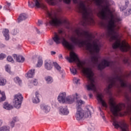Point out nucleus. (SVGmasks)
<instances>
[{
    "instance_id": "55",
    "label": "nucleus",
    "mask_w": 131,
    "mask_h": 131,
    "mask_svg": "<svg viewBox=\"0 0 131 131\" xmlns=\"http://www.w3.org/2000/svg\"><path fill=\"white\" fill-rule=\"evenodd\" d=\"M102 118H103V119H104V117H103Z\"/></svg>"
},
{
    "instance_id": "43",
    "label": "nucleus",
    "mask_w": 131,
    "mask_h": 131,
    "mask_svg": "<svg viewBox=\"0 0 131 131\" xmlns=\"http://www.w3.org/2000/svg\"><path fill=\"white\" fill-rule=\"evenodd\" d=\"M42 24V21L39 20H38V25L39 26H40V25H41Z\"/></svg>"
},
{
    "instance_id": "51",
    "label": "nucleus",
    "mask_w": 131,
    "mask_h": 131,
    "mask_svg": "<svg viewBox=\"0 0 131 131\" xmlns=\"http://www.w3.org/2000/svg\"><path fill=\"white\" fill-rule=\"evenodd\" d=\"M3 124V121L2 120H0V126Z\"/></svg>"
},
{
    "instance_id": "42",
    "label": "nucleus",
    "mask_w": 131,
    "mask_h": 131,
    "mask_svg": "<svg viewBox=\"0 0 131 131\" xmlns=\"http://www.w3.org/2000/svg\"><path fill=\"white\" fill-rule=\"evenodd\" d=\"M38 82H37V80L35 79L33 81V84L34 85H37Z\"/></svg>"
},
{
    "instance_id": "39",
    "label": "nucleus",
    "mask_w": 131,
    "mask_h": 131,
    "mask_svg": "<svg viewBox=\"0 0 131 131\" xmlns=\"http://www.w3.org/2000/svg\"><path fill=\"white\" fill-rule=\"evenodd\" d=\"M47 42L48 43H49L50 46H52V45L54 43V40H52V39L48 40Z\"/></svg>"
},
{
    "instance_id": "40",
    "label": "nucleus",
    "mask_w": 131,
    "mask_h": 131,
    "mask_svg": "<svg viewBox=\"0 0 131 131\" xmlns=\"http://www.w3.org/2000/svg\"><path fill=\"white\" fill-rule=\"evenodd\" d=\"M128 15H131V9H129L128 12H124V16H128Z\"/></svg>"
},
{
    "instance_id": "20",
    "label": "nucleus",
    "mask_w": 131,
    "mask_h": 131,
    "mask_svg": "<svg viewBox=\"0 0 131 131\" xmlns=\"http://www.w3.org/2000/svg\"><path fill=\"white\" fill-rule=\"evenodd\" d=\"M4 36L5 37L6 40H9L10 38V35L9 34V30L7 29H5L3 32Z\"/></svg>"
},
{
    "instance_id": "23",
    "label": "nucleus",
    "mask_w": 131,
    "mask_h": 131,
    "mask_svg": "<svg viewBox=\"0 0 131 131\" xmlns=\"http://www.w3.org/2000/svg\"><path fill=\"white\" fill-rule=\"evenodd\" d=\"M45 80L47 82V83H52L53 81H54V79H53V77L51 76H47L45 77Z\"/></svg>"
},
{
    "instance_id": "46",
    "label": "nucleus",
    "mask_w": 131,
    "mask_h": 131,
    "mask_svg": "<svg viewBox=\"0 0 131 131\" xmlns=\"http://www.w3.org/2000/svg\"><path fill=\"white\" fill-rule=\"evenodd\" d=\"M131 76V72L126 75V77H129Z\"/></svg>"
},
{
    "instance_id": "34",
    "label": "nucleus",
    "mask_w": 131,
    "mask_h": 131,
    "mask_svg": "<svg viewBox=\"0 0 131 131\" xmlns=\"http://www.w3.org/2000/svg\"><path fill=\"white\" fill-rule=\"evenodd\" d=\"M7 60V61H8V62H11V63H14V60L13 59V57H12V56H8Z\"/></svg>"
},
{
    "instance_id": "49",
    "label": "nucleus",
    "mask_w": 131,
    "mask_h": 131,
    "mask_svg": "<svg viewBox=\"0 0 131 131\" xmlns=\"http://www.w3.org/2000/svg\"><path fill=\"white\" fill-rule=\"evenodd\" d=\"M5 45H3V44L0 46L1 48H5Z\"/></svg>"
},
{
    "instance_id": "28",
    "label": "nucleus",
    "mask_w": 131,
    "mask_h": 131,
    "mask_svg": "<svg viewBox=\"0 0 131 131\" xmlns=\"http://www.w3.org/2000/svg\"><path fill=\"white\" fill-rule=\"evenodd\" d=\"M11 9V3L7 2V5L4 6V10H7L9 11V10Z\"/></svg>"
},
{
    "instance_id": "3",
    "label": "nucleus",
    "mask_w": 131,
    "mask_h": 131,
    "mask_svg": "<svg viewBox=\"0 0 131 131\" xmlns=\"http://www.w3.org/2000/svg\"><path fill=\"white\" fill-rule=\"evenodd\" d=\"M79 13L82 14V17L84 25H94V13L91 7H86L84 2L81 1L78 4L77 7Z\"/></svg>"
},
{
    "instance_id": "5",
    "label": "nucleus",
    "mask_w": 131,
    "mask_h": 131,
    "mask_svg": "<svg viewBox=\"0 0 131 131\" xmlns=\"http://www.w3.org/2000/svg\"><path fill=\"white\" fill-rule=\"evenodd\" d=\"M108 103L110 105L111 111L114 116H118L119 115L122 116L121 111L126 108V105L125 103L116 104V102L114 101V99L112 97L110 98Z\"/></svg>"
},
{
    "instance_id": "30",
    "label": "nucleus",
    "mask_w": 131,
    "mask_h": 131,
    "mask_svg": "<svg viewBox=\"0 0 131 131\" xmlns=\"http://www.w3.org/2000/svg\"><path fill=\"white\" fill-rule=\"evenodd\" d=\"M14 81H15V82H16V83H18V84H21V83L22 82V81L18 77H15L14 79Z\"/></svg>"
},
{
    "instance_id": "47",
    "label": "nucleus",
    "mask_w": 131,
    "mask_h": 131,
    "mask_svg": "<svg viewBox=\"0 0 131 131\" xmlns=\"http://www.w3.org/2000/svg\"><path fill=\"white\" fill-rule=\"evenodd\" d=\"M51 55H56V52L51 51Z\"/></svg>"
},
{
    "instance_id": "52",
    "label": "nucleus",
    "mask_w": 131,
    "mask_h": 131,
    "mask_svg": "<svg viewBox=\"0 0 131 131\" xmlns=\"http://www.w3.org/2000/svg\"><path fill=\"white\" fill-rule=\"evenodd\" d=\"M2 8H3V7L0 5V10L2 9Z\"/></svg>"
},
{
    "instance_id": "41",
    "label": "nucleus",
    "mask_w": 131,
    "mask_h": 131,
    "mask_svg": "<svg viewBox=\"0 0 131 131\" xmlns=\"http://www.w3.org/2000/svg\"><path fill=\"white\" fill-rule=\"evenodd\" d=\"M10 126H11L12 128L15 126V123H14V122H12V121L10 122Z\"/></svg>"
},
{
    "instance_id": "17",
    "label": "nucleus",
    "mask_w": 131,
    "mask_h": 131,
    "mask_svg": "<svg viewBox=\"0 0 131 131\" xmlns=\"http://www.w3.org/2000/svg\"><path fill=\"white\" fill-rule=\"evenodd\" d=\"M13 57L14 59H16L17 62L19 63H23L24 61H25V58H24L23 56H18L16 54L13 55Z\"/></svg>"
},
{
    "instance_id": "56",
    "label": "nucleus",
    "mask_w": 131,
    "mask_h": 131,
    "mask_svg": "<svg viewBox=\"0 0 131 131\" xmlns=\"http://www.w3.org/2000/svg\"><path fill=\"white\" fill-rule=\"evenodd\" d=\"M60 57H62V55H60Z\"/></svg>"
},
{
    "instance_id": "54",
    "label": "nucleus",
    "mask_w": 131,
    "mask_h": 131,
    "mask_svg": "<svg viewBox=\"0 0 131 131\" xmlns=\"http://www.w3.org/2000/svg\"><path fill=\"white\" fill-rule=\"evenodd\" d=\"M84 99H86V96H84Z\"/></svg>"
},
{
    "instance_id": "45",
    "label": "nucleus",
    "mask_w": 131,
    "mask_h": 131,
    "mask_svg": "<svg viewBox=\"0 0 131 131\" xmlns=\"http://www.w3.org/2000/svg\"><path fill=\"white\" fill-rule=\"evenodd\" d=\"M74 4H78V1L77 0H73Z\"/></svg>"
},
{
    "instance_id": "15",
    "label": "nucleus",
    "mask_w": 131,
    "mask_h": 131,
    "mask_svg": "<svg viewBox=\"0 0 131 131\" xmlns=\"http://www.w3.org/2000/svg\"><path fill=\"white\" fill-rule=\"evenodd\" d=\"M74 101H75V96L74 95H70L66 98L65 103H68V104H72V103H74Z\"/></svg>"
},
{
    "instance_id": "36",
    "label": "nucleus",
    "mask_w": 131,
    "mask_h": 131,
    "mask_svg": "<svg viewBox=\"0 0 131 131\" xmlns=\"http://www.w3.org/2000/svg\"><path fill=\"white\" fill-rule=\"evenodd\" d=\"M6 57H7V55H6V54H0V60H4V59H5V58H6Z\"/></svg>"
},
{
    "instance_id": "12",
    "label": "nucleus",
    "mask_w": 131,
    "mask_h": 131,
    "mask_svg": "<svg viewBox=\"0 0 131 131\" xmlns=\"http://www.w3.org/2000/svg\"><path fill=\"white\" fill-rule=\"evenodd\" d=\"M59 114L60 115H68L69 114V111H68L67 106L59 107Z\"/></svg>"
},
{
    "instance_id": "38",
    "label": "nucleus",
    "mask_w": 131,
    "mask_h": 131,
    "mask_svg": "<svg viewBox=\"0 0 131 131\" xmlns=\"http://www.w3.org/2000/svg\"><path fill=\"white\" fill-rule=\"evenodd\" d=\"M18 118L17 117H14L12 118V122H14V123L15 122H17V121H18Z\"/></svg>"
},
{
    "instance_id": "11",
    "label": "nucleus",
    "mask_w": 131,
    "mask_h": 131,
    "mask_svg": "<svg viewBox=\"0 0 131 131\" xmlns=\"http://www.w3.org/2000/svg\"><path fill=\"white\" fill-rule=\"evenodd\" d=\"M97 100L99 103H101L103 107H105V108L108 107V105L106 102L103 100V95H102V94H99L97 95Z\"/></svg>"
},
{
    "instance_id": "9",
    "label": "nucleus",
    "mask_w": 131,
    "mask_h": 131,
    "mask_svg": "<svg viewBox=\"0 0 131 131\" xmlns=\"http://www.w3.org/2000/svg\"><path fill=\"white\" fill-rule=\"evenodd\" d=\"M33 2L30 1L28 2V6L30 8H34V7H36L37 8H40L41 7V0H33Z\"/></svg>"
},
{
    "instance_id": "25",
    "label": "nucleus",
    "mask_w": 131,
    "mask_h": 131,
    "mask_svg": "<svg viewBox=\"0 0 131 131\" xmlns=\"http://www.w3.org/2000/svg\"><path fill=\"white\" fill-rule=\"evenodd\" d=\"M6 100V96H5L4 93H1L0 91V102Z\"/></svg>"
},
{
    "instance_id": "33",
    "label": "nucleus",
    "mask_w": 131,
    "mask_h": 131,
    "mask_svg": "<svg viewBox=\"0 0 131 131\" xmlns=\"http://www.w3.org/2000/svg\"><path fill=\"white\" fill-rule=\"evenodd\" d=\"M11 33L13 35H16L19 33V30H18V29H14L13 30H12Z\"/></svg>"
},
{
    "instance_id": "37",
    "label": "nucleus",
    "mask_w": 131,
    "mask_h": 131,
    "mask_svg": "<svg viewBox=\"0 0 131 131\" xmlns=\"http://www.w3.org/2000/svg\"><path fill=\"white\" fill-rule=\"evenodd\" d=\"M123 62L125 64H128V65H129V61H128V58H124Z\"/></svg>"
},
{
    "instance_id": "29",
    "label": "nucleus",
    "mask_w": 131,
    "mask_h": 131,
    "mask_svg": "<svg viewBox=\"0 0 131 131\" xmlns=\"http://www.w3.org/2000/svg\"><path fill=\"white\" fill-rule=\"evenodd\" d=\"M70 70L73 75H76V74H77V70H76L75 68L73 67L72 69L70 68Z\"/></svg>"
},
{
    "instance_id": "35",
    "label": "nucleus",
    "mask_w": 131,
    "mask_h": 131,
    "mask_svg": "<svg viewBox=\"0 0 131 131\" xmlns=\"http://www.w3.org/2000/svg\"><path fill=\"white\" fill-rule=\"evenodd\" d=\"M74 81L76 83V84H80V79H77L76 78H74Z\"/></svg>"
},
{
    "instance_id": "27",
    "label": "nucleus",
    "mask_w": 131,
    "mask_h": 131,
    "mask_svg": "<svg viewBox=\"0 0 131 131\" xmlns=\"http://www.w3.org/2000/svg\"><path fill=\"white\" fill-rule=\"evenodd\" d=\"M10 130V127L7 126H3L0 127V131H9Z\"/></svg>"
},
{
    "instance_id": "4",
    "label": "nucleus",
    "mask_w": 131,
    "mask_h": 131,
    "mask_svg": "<svg viewBox=\"0 0 131 131\" xmlns=\"http://www.w3.org/2000/svg\"><path fill=\"white\" fill-rule=\"evenodd\" d=\"M84 104V101L81 100H78L77 101L76 110L77 111L75 114V117L77 120H81L83 117L88 118V117H91L92 116V110H93V107L90 106L86 108L84 111L81 108V105Z\"/></svg>"
},
{
    "instance_id": "13",
    "label": "nucleus",
    "mask_w": 131,
    "mask_h": 131,
    "mask_svg": "<svg viewBox=\"0 0 131 131\" xmlns=\"http://www.w3.org/2000/svg\"><path fill=\"white\" fill-rule=\"evenodd\" d=\"M40 97V94L38 92L35 93V96L32 98V102L34 104H37L40 102L39 100V97Z\"/></svg>"
},
{
    "instance_id": "44",
    "label": "nucleus",
    "mask_w": 131,
    "mask_h": 131,
    "mask_svg": "<svg viewBox=\"0 0 131 131\" xmlns=\"http://www.w3.org/2000/svg\"><path fill=\"white\" fill-rule=\"evenodd\" d=\"M88 129H89V130H90V131H92V130H94V128L93 127H89V128H88Z\"/></svg>"
},
{
    "instance_id": "53",
    "label": "nucleus",
    "mask_w": 131,
    "mask_h": 131,
    "mask_svg": "<svg viewBox=\"0 0 131 131\" xmlns=\"http://www.w3.org/2000/svg\"><path fill=\"white\" fill-rule=\"evenodd\" d=\"M32 43H33V45H35V42H32Z\"/></svg>"
},
{
    "instance_id": "7",
    "label": "nucleus",
    "mask_w": 131,
    "mask_h": 131,
    "mask_svg": "<svg viewBox=\"0 0 131 131\" xmlns=\"http://www.w3.org/2000/svg\"><path fill=\"white\" fill-rule=\"evenodd\" d=\"M14 106L16 109H19L20 108L21 105H22V101H23V96L22 94L18 93L17 94L14 95Z\"/></svg>"
},
{
    "instance_id": "2",
    "label": "nucleus",
    "mask_w": 131,
    "mask_h": 131,
    "mask_svg": "<svg viewBox=\"0 0 131 131\" xmlns=\"http://www.w3.org/2000/svg\"><path fill=\"white\" fill-rule=\"evenodd\" d=\"M66 59L69 62V63H72V62H77V66L79 69H83V73L85 75L87 78L89 79V84L86 85L88 91H97L96 88V82L94 80V72L90 68H84V65H85V61H81L79 60L77 55L74 52H71L70 54V57L67 56Z\"/></svg>"
},
{
    "instance_id": "16",
    "label": "nucleus",
    "mask_w": 131,
    "mask_h": 131,
    "mask_svg": "<svg viewBox=\"0 0 131 131\" xmlns=\"http://www.w3.org/2000/svg\"><path fill=\"white\" fill-rule=\"evenodd\" d=\"M40 108L43 112L45 113H49L51 110V107L49 105H46L45 104H42L40 105Z\"/></svg>"
},
{
    "instance_id": "8",
    "label": "nucleus",
    "mask_w": 131,
    "mask_h": 131,
    "mask_svg": "<svg viewBox=\"0 0 131 131\" xmlns=\"http://www.w3.org/2000/svg\"><path fill=\"white\" fill-rule=\"evenodd\" d=\"M47 3L49 4V5H51L52 6H56L58 5L59 3H61L63 1L64 4H67V5H70L71 3V0H46Z\"/></svg>"
},
{
    "instance_id": "24",
    "label": "nucleus",
    "mask_w": 131,
    "mask_h": 131,
    "mask_svg": "<svg viewBox=\"0 0 131 131\" xmlns=\"http://www.w3.org/2000/svg\"><path fill=\"white\" fill-rule=\"evenodd\" d=\"M7 83V80L4 78H0V85H6Z\"/></svg>"
},
{
    "instance_id": "26",
    "label": "nucleus",
    "mask_w": 131,
    "mask_h": 131,
    "mask_svg": "<svg viewBox=\"0 0 131 131\" xmlns=\"http://www.w3.org/2000/svg\"><path fill=\"white\" fill-rule=\"evenodd\" d=\"M42 66V59L40 57H38V62L37 64V67H41Z\"/></svg>"
},
{
    "instance_id": "6",
    "label": "nucleus",
    "mask_w": 131,
    "mask_h": 131,
    "mask_svg": "<svg viewBox=\"0 0 131 131\" xmlns=\"http://www.w3.org/2000/svg\"><path fill=\"white\" fill-rule=\"evenodd\" d=\"M47 17L49 18L50 20H49V23L50 25L53 26H61L63 23L62 20V17L61 16H55L54 18L53 17V13L50 12L49 10L46 11Z\"/></svg>"
},
{
    "instance_id": "22",
    "label": "nucleus",
    "mask_w": 131,
    "mask_h": 131,
    "mask_svg": "<svg viewBox=\"0 0 131 131\" xmlns=\"http://www.w3.org/2000/svg\"><path fill=\"white\" fill-rule=\"evenodd\" d=\"M4 109H6V110H12V109H13V106L8 102H5L4 104Z\"/></svg>"
},
{
    "instance_id": "50",
    "label": "nucleus",
    "mask_w": 131,
    "mask_h": 131,
    "mask_svg": "<svg viewBox=\"0 0 131 131\" xmlns=\"http://www.w3.org/2000/svg\"><path fill=\"white\" fill-rule=\"evenodd\" d=\"M92 97H93V94H89V97L91 98H92Z\"/></svg>"
},
{
    "instance_id": "19",
    "label": "nucleus",
    "mask_w": 131,
    "mask_h": 131,
    "mask_svg": "<svg viewBox=\"0 0 131 131\" xmlns=\"http://www.w3.org/2000/svg\"><path fill=\"white\" fill-rule=\"evenodd\" d=\"M26 19H27V15L25 13H23L18 18V23H20V22H22L23 20H26Z\"/></svg>"
},
{
    "instance_id": "10",
    "label": "nucleus",
    "mask_w": 131,
    "mask_h": 131,
    "mask_svg": "<svg viewBox=\"0 0 131 131\" xmlns=\"http://www.w3.org/2000/svg\"><path fill=\"white\" fill-rule=\"evenodd\" d=\"M53 64L54 62L50 59H47L45 61V67L47 70H51L53 68Z\"/></svg>"
},
{
    "instance_id": "48",
    "label": "nucleus",
    "mask_w": 131,
    "mask_h": 131,
    "mask_svg": "<svg viewBox=\"0 0 131 131\" xmlns=\"http://www.w3.org/2000/svg\"><path fill=\"white\" fill-rule=\"evenodd\" d=\"M36 31L37 32V33H40V32H39V30L37 29V28H36Z\"/></svg>"
},
{
    "instance_id": "32",
    "label": "nucleus",
    "mask_w": 131,
    "mask_h": 131,
    "mask_svg": "<svg viewBox=\"0 0 131 131\" xmlns=\"http://www.w3.org/2000/svg\"><path fill=\"white\" fill-rule=\"evenodd\" d=\"M5 70L7 71V72H8L10 74H11V68H10V65L7 64L5 66Z\"/></svg>"
},
{
    "instance_id": "21",
    "label": "nucleus",
    "mask_w": 131,
    "mask_h": 131,
    "mask_svg": "<svg viewBox=\"0 0 131 131\" xmlns=\"http://www.w3.org/2000/svg\"><path fill=\"white\" fill-rule=\"evenodd\" d=\"M129 4V1L128 0L125 1V6H119V9L121 12H123L124 10H126V8H127V6Z\"/></svg>"
},
{
    "instance_id": "14",
    "label": "nucleus",
    "mask_w": 131,
    "mask_h": 131,
    "mask_svg": "<svg viewBox=\"0 0 131 131\" xmlns=\"http://www.w3.org/2000/svg\"><path fill=\"white\" fill-rule=\"evenodd\" d=\"M57 100L60 103H65L66 100V93H60L58 96Z\"/></svg>"
},
{
    "instance_id": "31",
    "label": "nucleus",
    "mask_w": 131,
    "mask_h": 131,
    "mask_svg": "<svg viewBox=\"0 0 131 131\" xmlns=\"http://www.w3.org/2000/svg\"><path fill=\"white\" fill-rule=\"evenodd\" d=\"M53 65L55 68H56V69L58 70V71H61V67H60V66H59L58 63H57L56 62H53Z\"/></svg>"
},
{
    "instance_id": "1",
    "label": "nucleus",
    "mask_w": 131,
    "mask_h": 131,
    "mask_svg": "<svg viewBox=\"0 0 131 131\" xmlns=\"http://www.w3.org/2000/svg\"><path fill=\"white\" fill-rule=\"evenodd\" d=\"M64 34H65V32L63 30H58V33H54L53 40L56 45H59V43L62 42L63 46L69 50H74L76 46L81 47L86 45V50L92 55L91 57V61L93 65H98V70H103L106 67H108V61L106 60V59H103L100 63H99V55H98V54L100 52L102 44L98 39L92 41V43L91 42L93 38H95V35L90 34L88 31H84V34L87 36L89 41L86 43L82 39V32L77 29L74 30V33L70 37V40L72 42V43H70L63 36Z\"/></svg>"
},
{
    "instance_id": "18",
    "label": "nucleus",
    "mask_w": 131,
    "mask_h": 131,
    "mask_svg": "<svg viewBox=\"0 0 131 131\" xmlns=\"http://www.w3.org/2000/svg\"><path fill=\"white\" fill-rule=\"evenodd\" d=\"M34 71H35V69H31L29 70L27 73V77H29V78H32V77H33L35 74V72H34Z\"/></svg>"
}]
</instances>
